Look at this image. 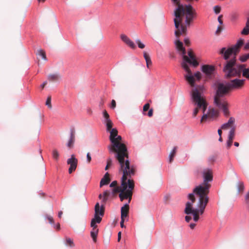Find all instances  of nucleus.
Returning a JSON list of instances; mask_svg holds the SVG:
<instances>
[{"label": "nucleus", "instance_id": "f257e3e1", "mask_svg": "<svg viewBox=\"0 0 249 249\" xmlns=\"http://www.w3.org/2000/svg\"><path fill=\"white\" fill-rule=\"evenodd\" d=\"M203 182L196 186L193 193L188 195V198L191 201L187 202L184 212L186 214H193V219L197 222L199 214L202 215L209 201L208 194L211 186L209 182L213 180V172L210 169H206L203 172Z\"/></svg>", "mask_w": 249, "mask_h": 249}, {"label": "nucleus", "instance_id": "f03ea898", "mask_svg": "<svg viewBox=\"0 0 249 249\" xmlns=\"http://www.w3.org/2000/svg\"><path fill=\"white\" fill-rule=\"evenodd\" d=\"M119 172L123 173L121 178V184L112 190L113 194L119 193V197L121 201L124 199L128 200L129 203L132 199L133 190L134 188V181L131 178L135 174L136 168L134 166L119 165Z\"/></svg>", "mask_w": 249, "mask_h": 249}, {"label": "nucleus", "instance_id": "7ed1b4c3", "mask_svg": "<svg viewBox=\"0 0 249 249\" xmlns=\"http://www.w3.org/2000/svg\"><path fill=\"white\" fill-rule=\"evenodd\" d=\"M175 26L177 29L175 34L176 37H179L181 34H186L187 27L196 18V13L191 5H179L175 11Z\"/></svg>", "mask_w": 249, "mask_h": 249}, {"label": "nucleus", "instance_id": "20e7f679", "mask_svg": "<svg viewBox=\"0 0 249 249\" xmlns=\"http://www.w3.org/2000/svg\"><path fill=\"white\" fill-rule=\"evenodd\" d=\"M203 89V87L202 86H199L192 90V99L194 106H196L193 115L194 117H196L198 111L202 110L204 114L201 119V123L208 119L211 120L216 118L219 114L218 111L213 108L209 109L207 113H205V111L207 108L208 104L204 97L202 95L201 92Z\"/></svg>", "mask_w": 249, "mask_h": 249}, {"label": "nucleus", "instance_id": "39448f33", "mask_svg": "<svg viewBox=\"0 0 249 249\" xmlns=\"http://www.w3.org/2000/svg\"><path fill=\"white\" fill-rule=\"evenodd\" d=\"M115 139L116 144L112 143L108 146L109 153H115V158L118 161L119 165H125L126 164L128 166H133L130 164L127 148L125 145L122 142V137L117 135Z\"/></svg>", "mask_w": 249, "mask_h": 249}, {"label": "nucleus", "instance_id": "423d86ee", "mask_svg": "<svg viewBox=\"0 0 249 249\" xmlns=\"http://www.w3.org/2000/svg\"><path fill=\"white\" fill-rule=\"evenodd\" d=\"M182 55L183 56V62L181 63V66L188 73V74L185 76V79L191 86L194 87L196 80H199L201 77V74L200 72L198 71L194 75H193L187 63H189L194 67H196L198 65V63L196 59L193 52L191 50H190L188 52V56L186 55V54Z\"/></svg>", "mask_w": 249, "mask_h": 249}, {"label": "nucleus", "instance_id": "0eeeda50", "mask_svg": "<svg viewBox=\"0 0 249 249\" xmlns=\"http://www.w3.org/2000/svg\"><path fill=\"white\" fill-rule=\"evenodd\" d=\"M236 59L234 58L227 61L223 69L227 78L232 77H240L241 73L243 77L249 79V68H246L245 64L235 65Z\"/></svg>", "mask_w": 249, "mask_h": 249}, {"label": "nucleus", "instance_id": "6e6552de", "mask_svg": "<svg viewBox=\"0 0 249 249\" xmlns=\"http://www.w3.org/2000/svg\"><path fill=\"white\" fill-rule=\"evenodd\" d=\"M244 43V40L240 38L235 44L228 48H222L219 51L218 53L221 54L223 58L227 60V61L232 60L233 58L236 59V56L239 53L240 48Z\"/></svg>", "mask_w": 249, "mask_h": 249}, {"label": "nucleus", "instance_id": "1a4fd4ad", "mask_svg": "<svg viewBox=\"0 0 249 249\" xmlns=\"http://www.w3.org/2000/svg\"><path fill=\"white\" fill-rule=\"evenodd\" d=\"M214 103L215 106L221 110L226 117L230 115L229 110V104L225 97H214Z\"/></svg>", "mask_w": 249, "mask_h": 249}, {"label": "nucleus", "instance_id": "9d476101", "mask_svg": "<svg viewBox=\"0 0 249 249\" xmlns=\"http://www.w3.org/2000/svg\"><path fill=\"white\" fill-rule=\"evenodd\" d=\"M231 89L228 83H218L216 85V90L214 97H223L229 93Z\"/></svg>", "mask_w": 249, "mask_h": 249}, {"label": "nucleus", "instance_id": "9b49d317", "mask_svg": "<svg viewBox=\"0 0 249 249\" xmlns=\"http://www.w3.org/2000/svg\"><path fill=\"white\" fill-rule=\"evenodd\" d=\"M94 210L95 213L94 218L92 219L91 221H93L94 223L99 224L102 221V217L104 215L105 207L103 205L100 207L99 203H97L95 204Z\"/></svg>", "mask_w": 249, "mask_h": 249}, {"label": "nucleus", "instance_id": "f8f14e48", "mask_svg": "<svg viewBox=\"0 0 249 249\" xmlns=\"http://www.w3.org/2000/svg\"><path fill=\"white\" fill-rule=\"evenodd\" d=\"M245 80L240 79H234L228 83L231 90L240 89H242L245 85Z\"/></svg>", "mask_w": 249, "mask_h": 249}, {"label": "nucleus", "instance_id": "ddd939ff", "mask_svg": "<svg viewBox=\"0 0 249 249\" xmlns=\"http://www.w3.org/2000/svg\"><path fill=\"white\" fill-rule=\"evenodd\" d=\"M67 164L70 165L69 173V174H71L76 169L78 164V160L73 155H72L71 157L68 159Z\"/></svg>", "mask_w": 249, "mask_h": 249}, {"label": "nucleus", "instance_id": "4468645a", "mask_svg": "<svg viewBox=\"0 0 249 249\" xmlns=\"http://www.w3.org/2000/svg\"><path fill=\"white\" fill-rule=\"evenodd\" d=\"M97 224L93 221H91L90 223V226L92 228V230L90 231V236L94 243L97 242V237L99 231Z\"/></svg>", "mask_w": 249, "mask_h": 249}, {"label": "nucleus", "instance_id": "2eb2a0df", "mask_svg": "<svg viewBox=\"0 0 249 249\" xmlns=\"http://www.w3.org/2000/svg\"><path fill=\"white\" fill-rule=\"evenodd\" d=\"M235 120L233 117H230L228 120V122L224 124L221 126V129L223 130H227L228 129H231L232 130L233 128L234 129H236V126L235 125Z\"/></svg>", "mask_w": 249, "mask_h": 249}, {"label": "nucleus", "instance_id": "dca6fc26", "mask_svg": "<svg viewBox=\"0 0 249 249\" xmlns=\"http://www.w3.org/2000/svg\"><path fill=\"white\" fill-rule=\"evenodd\" d=\"M215 70V67L212 65H204L202 67V71L208 76L212 75Z\"/></svg>", "mask_w": 249, "mask_h": 249}, {"label": "nucleus", "instance_id": "f3484780", "mask_svg": "<svg viewBox=\"0 0 249 249\" xmlns=\"http://www.w3.org/2000/svg\"><path fill=\"white\" fill-rule=\"evenodd\" d=\"M121 38L127 46L132 49H135L136 48L134 43L126 35H121Z\"/></svg>", "mask_w": 249, "mask_h": 249}, {"label": "nucleus", "instance_id": "a211bd4d", "mask_svg": "<svg viewBox=\"0 0 249 249\" xmlns=\"http://www.w3.org/2000/svg\"><path fill=\"white\" fill-rule=\"evenodd\" d=\"M177 38V39L175 41V45L178 51L180 52L181 54H186V52L185 48L183 46L182 42L179 41V40L178 39V37Z\"/></svg>", "mask_w": 249, "mask_h": 249}, {"label": "nucleus", "instance_id": "6ab92c4d", "mask_svg": "<svg viewBox=\"0 0 249 249\" xmlns=\"http://www.w3.org/2000/svg\"><path fill=\"white\" fill-rule=\"evenodd\" d=\"M110 132L109 140L111 143H113L116 144L115 138L118 135V130L116 128H112L111 130L108 131Z\"/></svg>", "mask_w": 249, "mask_h": 249}, {"label": "nucleus", "instance_id": "aec40b11", "mask_svg": "<svg viewBox=\"0 0 249 249\" xmlns=\"http://www.w3.org/2000/svg\"><path fill=\"white\" fill-rule=\"evenodd\" d=\"M128 204H125L121 208V219L125 218L128 216L129 209Z\"/></svg>", "mask_w": 249, "mask_h": 249}, {"label": "nucleus", "instance_id": "412c9836", "mask_svg": "<svg viewBox=\"0 0 249 249\" xmlns=\"http://www.w3.org/2000/svg\"><path fill=\"white\" fill-rule=\"evenodd\" d=\"M110 181L109 178V174L108 173H106L104 175V177L101 179L100 183V187H102L103 185L108 184Z\"/></svg>", "mask_w": 249, "mask_h": 249}, {"label": "nucleus", "instance_id": "4be33fe9", "mask_svg": "<svg viewBox=\"0 0 249 249\" xmlns=\"http://www.w3.org/2000/svg\"><path fill=\"white\" fill-rule=\"evenodd\" d=\"M60 75L58 73L50 74L48 76V80L51 82H55L59 81Z\"/></svg>", "mask_w": 249, "mask_h": 249}, {"label": "nucleus", "instance_id": "5701e85b", "mask_svg": "<svg viewBox=\"0 0 249 249\" xmlns=\"http://www.w3.org/2000/svg\"><path fill=\"white\" fill-rule=\"evenodd\" d=\"M241 33L243 35H248L249 34V14L247 19L246 26L243 29Z\"/></svg>", "mask_w": 249, "mask_h": 249}, {"label": "nucleus", "instance_id": "b1692460", "mask_svg": "<svg viewBox=\"0 0 249 249\" xmlns=\"http://www.w3.org/2000/svg\"><path fill=\"white\" fill-rule=\"evenodd\" d=\"M74 140H75L74 130H72L71 131L70 139L68 143L67 146L71 148L73 145Z\"/></svg>", "mask_w": 249, "mask_h": 249}, {"label": "nucleus", "instance_id": "393cba45", "mask_svg": "<svg viewBox=\"0 0 249 249\" xmlns=\"http://www.w3.org/2000/svg\"><path fill=\"white\" fill-rule=\"evenodd\" d=\"M65 244L66 246L71 248L75 246L73 239L70 237H66Z\"/></svg>", "mask_w": 249, "mask_h": 249}, {"label": "nucleus", "instance_id": "a878e982", "mask_svg": "<svg viewBox=\"0 0 249 249\" xmlns=\"http://www.w3.org/2000/svg\"><path fill=\"white\" fill-rule=\"evenodd\" d=\"M249 59V53L241 55L239 57V60L241 62H246Z\"/></svg>", "mask_w": 249, "mask_h": 249}, {"label": "nucleus", "instance_id": "bb28decb", "mask_svg": "<svg viewBox=\"0 0 249 249\" xmlns=\"http://www.w3.org/2000/svg\"><path fill=\"white\" fill-rule=\"evenodd\" d=\"M104 123L106 125L107 131H108L112 129V127L113 126V123L111 120H106V121H104Z\"/></svg>", "mask_w": 249, "mask_h": 249}, {"label": "nucleus", "instance_id": "cd10ccee", "mask_svg": "<svg viewBox=\"0 0 249 249\" xmlns=\"http://www.w3.org/2000/svg\"><path fill=\"white\" fill-rule=\"evenodd\" d=\"M177 148H178L177 146L174 147L172 151L169 155V162L170 163H171L174 160V158L176 154V151H177Z\"/></svg>", "mask_w": 249, "mask_h": 249}, {"label": "nucleus", "instance_id": "c85d7f7f", "mask_svg": "<svg viewBox=\"0 0 249 249\" xmlns=\"http://www.w3.org/2000/svg\"><path fill=\"white\" fill-rule=\"evenodd\" d=\"M36 54H38L42 57V58L44 60H47V57L45 51L42 49H39L37 50Z\"/></svg>", "mask_w": 249, "mask_h": 249}, {"label": "nucleus", "instance_id": "c756f323", "mask_svg": "<svg viewBox=\"0 0 249 249\" xmlns=\"http://www.w3.org/2000/svg\"><path fill=\"white\" fill-rule=\"evenodd\" d=\"M52 156H53V159L57 161L58 160L59 157V152L57 151V150H56V149H54L52 151Z\"/></svg>", "mask_w": 249, "mask_h": 249}, {"label": "nucleus", "instance_id": "7c9ffc66", "mask_svg": "<svg viewBox=\"0 0 249 249\" xmlns=\"http://www.w3.org/2000/svg\"><path fill=\"white\" fill-rule=\"evenodd\" d=\"M102 195L103 196V202L105 203L108 199L109 196H110V192L107 190L104 191Z\"/></svg>", "mask_w": 249, "mask_h": 249}, {"label": "nucleus", "instance_id": "2f4dec72", "mask_svg": "<svg viewBox=\"0 0 249 249\" xmlns=\"http://www.w3.org/2000/svg\"><path fill=\"white\" fill-rule=\"evenodd\" d=\"M235 129L233 128L232 130H230L228 136V140L232 141L233 140L235 136Z\"/></svg>", "mask_w": 249, "mask_h": 249}, {"label": "nucleus", "instance_id": "473e14b6", "mask_svg": "<svg viewBox=\"0 0 249 249\" xmlns=\"http://www.w3.org/2000/svg\"><path fill=\"white\" fill-rule=\"evenodd\" d=\"M238 191L239 193H242L244 189V184L242 182H240L237 185Z\"/></svg>", "mask_w": 249, "mask_h": 249}, {"label": "nucleus", "instance_id": "72a5a7b5", "mask_svg": "<svg viewBox=\"0 0 249 249\" xmlns=\"http://www.w3.org/2000/svg\"><path fill=\"white\" fill-rule=\"evenodd\" d=\"M46 105L48 106L49 108H52V106L51 104V96H49L46 102Z\"/></svg>", "mask_w": 249, "mask_h": 249}, {"label": "nucleus", "instance_id": "f704fd0d", "mask_svg": "<svg viewBox=\"0 0 249 249\" xmlns=\"http://www.w3.org/2000/svg\"><path fill=\"white\" fill-rule=\"evenodd\" d=\"M136 42L138 44V47L140 49H143L145 47V45L142 43L139 39H136Z\"/></svg>", "mask_w": 249, "mask_h": 249}, {"label": "nucleus", "instance_id": "c9c22d12", "mask_svg": "<svg viewBox=\"0 0 249 249\" xmlns=\"http://www.w3.org/2000/svg\"><path fill=\"white\" fill-rule=\"evenodd\" d=\"M112 160L111 158H109L107 159V164L105 167V170H108V168L112 165Z\"/></svg>", "mask_w": 249, "mask_h": 249}, {"label": "nucleus", "instance_id": "e433bc0d", "mask_svg": "<svg viewBox=\"0 0 249 249\" xmlns=\"http://www.w3.org/2000/svg\"><path fill=\"white\" fill-rule=\"evenodd\" d=\"M103 116L104 118V121H106V120H110L109 118V115L106 110H105L103 111Z\"/></svg>", "mask_w": 249, "mask_h": 249}, {"label": "nucleus", "instance_id": "4c0bfd02", "mask_svg": "<svg viewBox=\"0 0 249 249\" xmlns=\"http://www.w3.org/2000/svg\"><path fill=\"white\" fill-rule=\"evenodd\" d=\"M213 10L216 14H218L221 11V7L218 5L215 6L213 7Z\"/></svg>", "mask_w": 249, "mask_h": 249}, {"label": "nucleus", "instance_id": "58836bf2", "mask_svg": "<svg viewBox=\"0 0 249 249\" xmlns=\"http://www.w3.org/2000/svg\"><path fill=\"white\" fill-rule=\"evenodd\" d=\"M223 30V25H219L217 27V30L215 32V34L217 35H219Z\"/></svg>", "mask_w": 249, "mask_h": 249}, {"label": "nucleus", "instance_id": "ea45409f", "mask_svg": "<svg viewBox=\"0 0 249 249\" xmlns=\"http://www.w3.org/2000/svg\"><path fill=\"white\" fill-rule=\"evenodd\" d=\"M143 57H144L146 62L151 60V58L150 57V55H149V54L147 52H143Z\"/></svg>", "mask_w": 249, "mask_h": 249}, {"label": "nucleus", "instance_id": "a19ab883", "mask_svg": "<svg viewBox=\"0 0 249 249\" xmlns=\"http://www.w3.org/2000/svg\"><path fill=\"white\" fill-rule=\"evenodd\" d=\"M46 218L48 220V221L50 224H54L53 218L52 216L47 215L46 216Z\"/></svg>", "mask_w": 249, "mask_h": 249}, {"label": "nucleus", "instance_id": "79ce46f5", "mask_svg": "<svg viewBox=\"0 0 249 249\" xmlns=\"http://www.w3.org/2000/svg\"><path fill=\"white\" fill-rule=\"evenodd\" d=\"M150 105L149 103L145 104L143 107V111L145 112L149 109Z\"/></svg>", "mask_w": 249, "mask_h": 249}, {"label": "nucleus", "instance_id": "37998d69", "mask_svg": "<svg viewBox=\"0 0 249 249\" xmlns=\"http://www.w3.org/2000/svg\"><path fill=\"white\" fill-rule=\"evenodd\" d=\"M222 18H223V15H221L218 16V19H218V21L219 23V24L221 25H223Z\"/></svg>", "mask_w": 249, "mask_h": 249}, {"label": "nucleus", "instance_id": "c03bdc74", "mask_svg": "<svg viewBox=\"0 0 249 249\" xmlns=\"http://www.w3.org/2000/svg\"><path fill=\"white\" fill-rule=\"evenodd\" d=\"M118 186H117V181H116V180H114L113 181H112L110 184V187H118Z\"/></svg>", "mask_w": 249, "mask_h": 249}, {"label": "nucleus", "instance_id": "a18cd8bd", "mask_svg": "<svg viewBox=\"0 0 249 249\" xmlns=\"http://www.w3.org/2000/svg\"><path fill=\"white\" fill-rule=\"evenodd\" d=\"M233 141L231 140H228L227 142V148L229 149L232 144Z\"/></svg>", "mask_w": 249, "mask_h": 249}, {"label": "nucleus", "instance_id": "49530a36", "mask_svg": "<svg viewBox=\"0 0 249 249\" xmlns=\"http://www.w3.org/2000/svg\"><path fill=\"white\" fill-rule=\"evenodd\" d=\"M87 161L88 163H90L91 160V158L89 153H88L87 154Z\"/></svg>", "mask_w": 249, "mask_h": 249}, {"label": "nucleus", "instance_id": "de8ad7c7", "mask_svg": "<svg viewBox=\"0 0 249 249\" xmlns=\"http://www.w3.org/2000/svg\"><path fill=\"white\" fill-rule=\"evenodd\" d=\"M245 201L247 203L249 202V191L247 193L245 196Z\"/></svg>", "mask_w": 249, "mask_h": 249}, {"label": "nucleus", "instance_id": "09e8293b", "mask_svg": "<svg viewBox=\"0 0 249 249\" xmlns=\"http://www.w3.org/2000/svg\"><path fill=\"white\" fill-rule=\"evenodd\" d=\"M116 104L115 101L114 100H112L111 103V107L112 108H114L116 107Z\"/></svg>", "mask_w": 249, "mask_h": 249}, {"label": "nucleus", "instance_id": "8fccbe9b", "mask_svg": "<svg viewBox=\"0 0 249 249\" xmlns=\"http://www.w3.org/2000/svg\"><path fill=\"white\" fill-rule=\"evenodd\" d=\"M153 109L152 108H151L149 110L147 115L149 117H152L153 115Z\"/></svg>", "mask_w": 249, "mask_h": 249}, {"label": "nucleus", "instance_id": "3c124183", "mask_svg": "<svg viewBox=\"0 0 249 249\" xmlns=\"http://www.w3.org/2000/svg\"><path fill=\"white\" fill-rule=\"evenodd\" d=\"M244 49L245 50H249V41L245 44L244 46Z\"/></svg>", "mask_w": 249, "mask_h": 249}, {"label": "nucleus", "instance_id": "603ef678", "mask_svg": "<svg viewBox=\"0 0 249 249\" xmlns=\"http://www.w3.org/2000/svg\"><path fill=\"white\" fill-rule=\"evenodd\" d=\"M184 43L186 45L189 46L190 44V42L189 38H185Z\"/></svg>", "mask_w": 249, "mask_h": 249}, {"label": "nucleus", "instance_id": "864d4df0", "mask_svg": "<svg viewBox=\"0 0 249 249\" xmlns=\"http://www.w3.org/2000/svg\"><path fill=\"white\" fill-rule=\"evenodd\" d=\"M146 67H147L148 68H149V67H150V66H151V65H152V63L151 60H149V61H146Z\"/></svg>", "mask_w": 249, "mask_h": 249}, {"label": "nucleus", "instance_id": "5fc2aeb1", "mask_svg": "<svg viewBox=\"0 0 249 249\" xmlns=\"http://www.w3.org/2000/svg\"><path fill=\"white\" fill-rule=\"evenodd\" d=\"M185 220L186 222H189L192 219V217L191 216L187 215L185 217Z\"/></svg>", "mask_w": 249, "mask_h": 249}, {"label": "nucleus", "instance_id": "6e6d98bb", "mask_svg": "<svg viewBox=\"0 0 249 249\" xmlns=\"http://www.w3.org/2000/svg\"><path fill=\"white\" fill-rule=\"evenodd\" d=\"M124 218L121 219V221L120 222V225L122 228L124 227Z\"/></svg>", "mask_w": 249, "mask_h": 249}, {"label": "nucleus", "instance_id": "4d7b16f0", "mask_svg": "<svg viewBox=\"0 0 249 249\" xmlns=\"http://www.w3.org/2000/svg\"><path fill=\"white\" fill-rule=\"evenodd\" d=\"M174 3H175L177 6H178V5H181L180 3H179V1L178 0H172Z\"/></svg>", "mask_w": 249, "mask_h": 249}, {"label": "nucleus", "instance_id": "13d9d810", "mask_svg": "<svg viewBox=\"0 0 249 249\" xmlns=\"http://www.w3.org/2000/svg\"><path fill=\"white\" fill-rule=\"evenodd\" d=\"M121 238V232L120 231L118 233V241L119 242Z\"/></svg>", "mask_w": 249, "mask_h": 249}, {"label": "nucleus", "instance_id": "bf43d9fd", "mask_svg": "<svg viewBox=\"0 0 249 249\" xmlns=\"http://www.w3.org/2000/svg\"><path fill=\"white\" fill-rule=\"evenodd\" d=\"M196 224L195 223H191L190 224V227L191 229H194L196 227Z\"/></svg>", "mask_w": 249, "mask_h": 249}, {"label": "nucleus", "instance_id": "052dcab7", "mask_svg": "<svg viewBox=\"0 0 249 249\" xmlns=\"http://www.w3.org/2000/svg\"><path fill=\"white\" fill-rule=\"evenodd\" d=\"M47 81H45L43 82V83L41 85V87L42 88V89H43L45 86L47 85Z\"/></svg>", "mask_w": 249, "mask_h": 249}, {"label": "nucleus", "instance_id": "680f3d73", "mask_svg": "<svg viewBox=\"0 0 249 249\" xmlns=\"http://www.w3.org/2000/svg\"><path fill=\"white\" fill-rule=\"evenodd\" d=\"M55 228L57 230H59L60 229V225L59 223H57V225L55 226Z\"/></svg>", "mask_w": 249, "mask_h": 249}, {"label": "nucleus", "instance_id": "e2e57ef3", "mask_svg": "<svg viewBox=\"0 0 249 249\" xmlns=\"http://www.w3.org/2000/svg\"><path fill=\"white\" fill-rule=\"evenodd\" d=\"M221 129H221V128L220 129H219L218 130V131H217V132H218V135H219V136H221V135H222V130H221Z\"/></svg>", "mask_w": 249, "mask_h": 249}, {"label": "nucleus", "instance_id": "0e129e2a", "mask_svg": "<svg viewBox=\"0 0 249 249\" xmlns=\"http://www.w3.org/2000/svg\"><path fill=\"white\" fill-rule=\"evenodd\" d=\"M62 214H63L62 211H60L58 212V216L59 217V218L61 217Z\"/></svg>", "mask_w": 249, "mask_h": 249}, {"label": "nucleus", "instance_id": "69168bd1", "mask_svg": "<svg viewBox=\"0 0 249 249\" xmlns=\"http://www.w3.org/2000/svg\"><path fill=\"white\" fill-rule=\"evenodd\" d=\"M234 145L235 146H237L238 147L239 145V144L238 142H234Z\"/></svg>", "mask_w": 249, "mask_h": 249}, {"label": "nucleus", "instance_id": "338daca9", "mask_svg": "<svg viewBox=\"0 0 249 249\" xmlns=\"http://www.w3.org/2000/svg\"><path fill=\"white\" fill-rule=\"evenodd\" d=\"M99 198L100 199H101L102 198H103V195H102V194H100V195H99Z\"/></svg>", "mask_w": 249, "mask_h": 249}, {"label": "nucleus", "instance_id": "774afa93", "mask_svg": "<svg viewBox=\"0 0 249 249\" xmlns=\"http://www.w3.org/2000/svg\"><path fill=\"white\" fill-rule=\"evenodd\" d=\"M39 2H44L46 0H37Z\"/></svg>", "mask_w": 249, "mask_h": 249}]
</instances>
